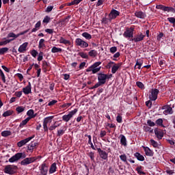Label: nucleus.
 Returning <instances> with one entry per match:
<instances>
[{
  "label": "nucleus",
  "instance_id": "aec40b11",
  "mask_svg": "<svg viewBox=\"0 0 175 175\" xmlns=\"http://www.w3.org/2000/svg\"><path fill=\"white\" fill-rule=\"evenodd\" d=\"M100 70V67H98V68H94V67L91 66L86 70V72H92V73L95 75V73H98V72H99Z\"/></svg>",
  "mask_w": 175,
  "mask_h": 175
},
{
  "label": "nucleus",
  "instance_id": "a211bd4d",
  "mask_svg": "<svg viewBox=\"0 0 175 175\" xmlns=\"http://www.w3.org/2000/svg\"><path fill=\"white\" fill-rule=\"evenodd\" d=\"M27 47H28V42H25L19 46L18 51L19 53H24V51H27Z\"/></svg>",
  "mask_w": 175,
  "mask_h": 175
},
{
  "label": "nucleus",
  "instance_id": "423d86ee",
  "mask_svg": "<svg viewBox=\"0 0 175 175\" xmlns=\"http://www.w3.org/2000/svg\"><path fill=\"white\" fill-rule=\"evenodd\" d=\"M40 173L42 175H46L49 172V163H43L40 167Z\"/></svg>",
  "mask_w": 175,
  "mask_h": 175
},
{
  "label": "nucleus",
  "instance_id": "72a5a7b5",
  "mask_svg": "<svg viewBox=\"0 0 175 175\" xmlns=\"http://www.w3.org/2000/svg\"><path fill=\"white\" fill-rule=\"evenodd\" d=\"M59 124H57V122H55V123L53 124H52L49 129L50 131H54L55 129L58 128V126H59Z\"/></svg>",
  "mask_w": 175,
  "mask_h": 175
},
{
  "label": "nucleus",
  "instance_id": "9d476101",
  "mask_svg": "<svg viewBox=\"0 0 175 175\" xmlns=\"http://www.w3.org/2000/svg\"><path fill=\"white\" fill-rule=\"evenodd\" d=\"M118 16H120V12L116 10H112L109 14L110 20H114V18H116Z\"/></svg>",
  "mask_w": 175,
  "mask_h": 175
},
{
  "label": "nucleus",
  "instance_id": "f704fd0d",
  "mask_svg": "<svg viewBox=\"0 0 175 175\" xmlns=\"http://www.w3.org/2000/svg\"><path fill=\"white\" fill-rule=\"evenodd\" d=\"M12 40L13 39L0 41V46H5V44H8V43H10V42H12Z\"/></svg>",
  "mask_w": 175,
  "mask_h": 175
},
{
  "label": "nucleus",
  "instance_id": "603ef678",
  "mask_svg": "<svg viewBox=\"0 0 175 175\" xmlns=\"http://www.w3.org/2000/svg\"><path fill=\"white\" fill-rule=\"evenodd\" d=\"M8 50L9 48L6 47L0 49V55L5 54Z\"/></svg>",
  "mask_w": 175,
  "mask_h": 175
},
{
  "label": "nucleus",
  "instance_id": "4d7b16f0",
  "mask_svg": "<svg viewBox=\"0 0 175 175\" xmlns=\"http://www.w3.org/2000/svg\"><path fill=\"white\" fill-rule=\"evenodd\" d=\"M0 75L1 76L2 81L3 83H6V79L5 78V74H3V71L2 70H0Z\"/></svg>",
  "mask_w": 175,
  "mask_h": 175
},
{
  "label": "nucleus",
  "instance_id": "dca6fc26",
  "mask_svg": "<svg viewBox=\"0 0 175 175\" xmlns=\"http://www.w3.org/2000/svg\"><path fill=\"white\" fill-rule=\"evenodd\" d=\"M143 148L145 151V154L147 157H153L154 156V152L150 149L148 147L143 146Z\"/></svg>",
  "mask_w": 175,
  "mask_h": 175
},
{
  "label": "nucleus",
  "instance_id": "a18cd8bd",
  "mask_svg": "<svg viewBox=\"0 0 175 175\" xmlns=\"http://www.w3.org/2000/svg\"><path fill=\"white\" fill-rule=\"evenodd\" d=\"M157 125H160L161 126H163V120L162 118H159L156 120Z\"/></svg>",
  "mask_w": 175,
  "mask_h": 175
},
{
  "label": "nucleus",
  "instance_id": "0e129e2a",
  "mask_svg": "<svg viewBox=\"0 0 175 175\" xmlns=\"http://www.w3.org/2000/svg\"><path fill=\"white\" fill-rule=\"evenodd\" d=\"M144 129H145V132H149L150 133H152L153 132V130L150 127L146 126V127H144Z\"/></svg>",
  "mask_w": 175,
  "mask_h": 175
},
{
  "label": "nucleus",
  "instance_id": "393cba45",
  "mask_svg": "<svg viewBox=\"0 0 175 175\" xmlns=\"http://www.w3.org/2000/svg\"><path fill=\"white\" fill-rule=\"evenodd\" d=\"M82 36L85 38V39H87V40H90V39H92V36L88 32H83L82 33Z\"/></svg>",
  "mask_w": 175,
  "mask_h": 175
},
{
  "label": "nucleus",
  "instance_id": "49530a36",
  "mask_svg": "<svg viewBox=\"0 0 175 175\" xmlns=\"http://www.w3.org/2000/svg\"><path fill=\"white\" fill-rule=\"evenodd\" d=\"M120 158L122 162H125L126 163H128V161H126V154H121L120 156Z\"/></svg>",
  "mask_w": 175,
  "mask_h": 175
},
{
  "label": "nucleus",
  "instance_id": "a19ab883",
  "mask_svg": "<svg viewBox=\"0 0 175 175\" xmlns=\"http://www.w3.org/2000/svg\"><path fill=\"white\" fill-rule=\"evenodd\" d=\"M101 64V62H96L93 65H92V68H93V69H98L99 68L98 66H99V65H100Z\"/></svg>",
  "mask_w": 175,
  "mask_h": 175
},
{
  "label": "nucleus",
  "instance_id": "09e8293b",
  "mask_svg": "<svg viewBox=\"0 0 175 175\" xmlns=\"http://www.w3.org/2000/svg\"><path fill=\"white\" fill-rule=\"evenodd\" d=\"M42 23H44L46 24H49V23H50V16H46L43 21H42Z\"/></svg>",
  "mask_w": 175,
  "mask_h": 175
},
{
  "label": "nucleus",
  "instance_id": "f3484780",
  "mask_svg": "<svg viewBox=\"0 0 175 175\" xmlns=\"http://www.w3.org/2000/svg\"><path fill=\"white\" fill-rule=\"evenodd\" d=\"M121 65H122V63H118V64L114 63L113 66H112L111 73L114 75V73H116L117 70L120 69V68L121 67Z\"/></svg>",
  "mask_w": 175,
  "mask_h": 175
},
{
  "label": "nucleus",
  "instance_id": "7c9ffc66",
  "mask_svg": "<svg viewBox=\"0 0 175 175\" xmlns=\"http://www.w3.org/2000/svg\"><path fill=\"white\" fill-rule=\"evenodd\" d=\"M62 51V49L57 48L56 46H53L51 49V53H61Z\"/></svg>",
  "mask_w": 175,
  "mask_h": 175
},
{
  "label": "nucleus",
  "instance_id": "e433bc0d",
  "mask_svg": "<svg viewBox=\"0 0 175 175\" xmlns=\"http://www.w3.org/2000/svg\"><path fill=\"white\" fill-rule=\"evenodd\" d=\"M12 114H13V111L8 110L3 113V117H9V116H12Z\"/></svg>",
  "mask_w": 175,
  "mask_h": 175
},
{
  "label": "nucleus",
  "instance_id": "2eb2a0df",
  "mask_svg": "<svg viewBox=\"0 0 175 175\" xmlns=\"http://www.w3.org/2000/svg\"><path fill=\"white\" fill-rule=\"evenodd\" d=\"M23 92L25 95H28L29 94H31V82H29L28 85L25 88H23Z\"/></svg>",
  "mask_w": 175,
  "mask_h": 175
},
{
  "label": "nucleus",
  "instance_id": "13d9d810",
  "mask_svg": "<svg viewBox=\"0 0 175 175\" xmlns=\"http://www.w3.org/2000/svg\"><path fill=\"white\" fill-rule=\"evenodd\" d=\"M147 124L149 126H155V122H152L151 120H148Z\"/></svg>",
  "mask_w": 175,
  "mask_h": 175
},
{
  "label": "nucleus",
  "instance_id": "c03bdc74",
  "mask_svg": "<svg viewBox=\"0 0 175 175\" xmlns=\"http://www.w3.org/2000/svg\"><path fill=\"white\" fill-rule=\"evenodd\" d=\"M49 66H50V64L47 63V62H46V61L42 62L43 69H44L46 70L47 69V68H49Z\"/></svg>",
  "mask_w": 175,
  "mask_h": 175
},
{
  "label": "nucleus",
  "instance_id": "ea45409f",
  "mask_svg": "<svg viewBox=\"0 0 175 175\" xmlns=\"http://www.w3.org/2000/svg\"><path fill=\"white\" fill-rule=\"evenodd\" d=\"M60 43H63L64 44H70V42L68 40H66L64 38H60Z\"/></svg>",
  "mask_w": 175,
  "mask_h": 175
},
{
  "label": "nucleus",
  "instance_id": "6e6d98bb",
  "mask_svg": "<svg viewBox=\"0 0 175 175\" xmlns=\"http://www.w3.org/2000/svg\"><path fill=\"white\" fill-rule=\"evenodd\" d=\"M88 157H90V159L92 161H94L95 159V155H94V152H90L88 153Z\"/></svg>",
  "mask_w": 175,
  "mask_h": 175
},
{
  "label": "nucleus",
  "instance_id": "c85d7f7f",
  "mask_svg": "<svg viewBox=\"0 0 175 175\" xmlns=\"http://www.w3.org/2000/svg\"><path fill=\"white\" fill-rule=\"evenodd\" d=\"M83 0H74L70 3H67V6H72V5H79Z\"/></svg>",
  "mask_w": 175,
  "mask_h": 175
},
{
  "label": "nucleus",
  "instance_id": "774afa93",
  "mask_svg": "<svg viewBox=\"0 0 175 175\" xmlns=\"http://www.w3.org/2000/svg\"><path fill=\"white\" fill-rule=\"evenodd\" d=\"M57 100H53L52 101H50L48 104V106H53V105H55L57 103Z\"/></svg>",
  "mask_w": 175,
  "mask_h": 175
},
{
  "label": "nucleus",
  "instance_id": "5701e85b",
  "mask_svg": "<svg viewBox=\"0 0 175 175\" xmlns=\"http://www.w3.org/2000/svg\"><path fill=\"white\" fill-rule=\"evenodd\" d=\"M135 14V16L137 17L138 18H144L146 16V13L142 11L136 12Z\"/></svg>",
  "mask_w": 175,
  "mask_h": 175
},
{
  "label": "nucleus",
  "instance_id": "4468645a",
  "mask_svg": "<svg viewBox=\"0 0 175 175\" xmlns=\"http://www.w3.org/2000/svg\"><path fill=\"white\" fill-rule=\"evenodd\" d=\"M154 133L157 139H159V140H161V139L163 137V131L159 129H155Z\"/></svg>",
  "mask_w": 175,
  "mask_h": 175
},
{
  "label": "nucleus",
  "instance_id": "c756f323",
  "mask_svg": "<svg viewBox=\"0 0 175 175\" xmlns=\"http://www.w3.org/2000/svg\"><path fill=\"white\" fill-rule=\"evenodd\" d=\"M12 135V132L10 131H4L1 132V136L3 137H8V136H10Z\"/></svg>",
  "mask_w": 175,
  "mask_h": 175
},
{
  "label": "nucleus",
  "instance_id": "b1692460",
  "mask_svg": "<svg viewBox=\"0 0 175 175\" xmlns=\"http://www.w3.org/2000/svg\"><path fill=\"white\" fill-rule=\"evenodd\" d=\"M134 157H135V158H137V159L138 161H140L141 162H143V161H144V156L142 155L139 152H136L134 154Z\"/></svg>",
  "mask_w": 175,
  "mask_h": 175
},
{
  "label": "nucleus",
  "instance_id": "412c9836",
  "mask_svg": "<svg viewBox=\"0 0 175 175\" xmlns=\"http://www.w3.org/2000/svg\"><path fill=\"white\" fill-rule=\"evenodd\" d=\"M120 144H122V146L126 147V137H125V135L121 134L120 135Z\"/></svg>",
  "mask_w": 175,
  "mask_h": 175
},
{
  "label": "nucleus",
  "instance_id": "680f3d73",
  "mask_svg": "<svg viewBox=\"0 0 175 175\" xmlns=\"http://www.w3.org/2000/svg\"><path fill=\"white\" fill-rule=\"evenodd\" d=\"M43 59V52H40L38 57V61L40 62Z\"/></svg>",
  "mask_w": 175,
  "mask_h": 175
},
{
  "label": "nucleus",
  "instance_id": "5fc2aeb1",
  "mask_svg": "<svg viewBox=\"0 0 175 175\" xmlns=\"http://www.w3.org/2000/svg\"><path fill=\"white\" fill-rule=\"evenodd\" d=\"M136 170L139 174H146L144 172L142 171V166L137 167Z\"/></svg>",
  "mask_w": 175,
  "mask_h": 175
},
{
  "label": "nucleus",
  "instance_id": "f8f14e48",
  "mask_svg": "<svg viewBox=\"0 0 175 175\" xmlns=\"http://www.w3.org/2000/svg\"><path fill=\"white\" fill-rule=\"evenodd\" d=\"M146 36L143 35V33L137 34L135 36L134 38L131 39L133 42H142Z\"/></svg>",
  "mask_w": 175,
  "mask_h": 175
},
{
  "label": "nucleus",
  "instance_id": "20e7f679",
  "mask_svg": "<svg viewBox=\"0 0 175 175\" xmlns=\"http://www.w3.org/2000/svg\"><path fill=\"white\" fill-rule=\"evenodd\" d=\"M77 113V109H75L74 110L71 111L68 114L64 115L62 116L63 121H65V122H68L70 120V118L75 116Z\"/></svg>",
  "mask_w": 175,
  "mask_h": 175
},
{
  "label": "nucleus",
  "instance_id": "6e6552de",
  "mask_svg": "<svg viewBox=\"0 0 175 175\" xmlns=\"http://www.w3.org/2000/svg\"><path fill=\"white\" fill-rule=\"evenodd\" d=\"M98 80L103 85L106 84V80H107V75L103 73H99L98 75Z\"/></svg>",
  "mask_w": 175,
  "mask_h": 175
},
{
  "label": "nucleus",
  "instance_id": "3c124183",
  "mask_svg": "<svg viewBox=\"0 0 175 175\" xmlns=\"http://www.w3.org/2000/svg\"><path fill=\"white\" fill-rule=\"evenodd\" d=\"M150 143L152 146L154 147V148H157V147H158V142H157L155 140L150 139Z\"/></svg>",
  "mask_w": 175,
  "mask_h": 175
},
{
  "label": "nucleus",
  "instance_id": "bf43d9fd",
  "mask_svg": "<svg viewBox=\"0 0 175 175\" xmlns=\"http://www.w3.org/2000/svg\"><path fill=\"white\" fill-rule=\"evenodd\" d=\"M168 21H170V23H171V24H173V25H175V18L174 17H170L167 18Z\"/></svg>",
  "mask_w": 175,
  "mask_h": 175
},
{
  "label": "nucleus",
  "instance_id": "c9c22d12",
  "mask_svg": "<svg viewBox=\"0 0 175 175\" xmlns=\"http://www.w3.org/2000/svg\"><path fill=\"white\" fill-rule=\"evenodd\" d=\"M173 113L172 107H169L167 109L163 111V114L167 116V114H172Z\"/></svg>",
  "mask_w": 175,
  "mask_h": 175
},
{
  "label": "nucleus",
  "instance_id": "9b49d317",
  "mask_svg": "<svg viewBox=\"0 0 175 175\" xmlns=\"http://www.w3.org/2000/svg\"><path fill=\"white\" fill-rule=\"evenodd\" d=\"M38 146V142H31L28 146L27 150L30 152H33L35 149H36V147Z\"/></svg>",
  "mask_w": 175,
  "mask_h": 175
},
{
  "label": "nucleus",
  "instance_id": "4c0bfd02",
  "mask_svg": "<svg viewBox=\"0 0 175 175\" xmlns=\"http://www.w3.org/2000/svg\"><path fill=\"white\" fill-rule=\"evenodd\" d=\"M45 46L46 45L44 44V39H41L39 42V49H43V47H45Z\"/></svg>",
  "mask_w": 175,
  "mask_h": 175
},
{
  "label": "nucleus",
  "instance_id": "69168bd1",
  "mask_svg": "<svg viewBox=\"0 0 175 175\" xmlns=\"http://www.w3.org/2000/svg\"><path fill=\"white\" fill-rule=\"evenodd\" d=\"M117 51V46H112L110 48V53H112V54H114Z\"/></svg>",
  "mask_w": 175,
  "mask_h": 175
},
{
  "label": "nucleus",
  "instance_id": "7ed1b4c3",
  "mask_svg": "<svg viewBox=\"0 0 175 175\" xmlns=\"http://www.w3.org/2000/svg\"><path fill=\"white\" fill-rule=\"evenodd\" d=\"M75 44L79 47H81V49H85L88 47V42L83 40L81 38H77L75 40Z\"/></svg>",
  "mask_w": 175,
  "mask_h": 175
},
{
  "label": "nucleus",
  "instance_id": "6ab92c4d",
  "mask_svg": "<svg viewBox=\"0 0 175 175\" xmlns=\"http://www.w3.org/2000/svg\"><path fill=\"white\" fill-rule=\"evenodd\" d=\"M27 115L29 116L27 118H29V120H31V118H35V117L37 116V114L34 113L33 109H29L27 112Z\"/></svg>",
  "mask_w": 175,
  "mask_h": 175
},
{
  "label": "nucleus",
  "instance_id": "58836bf2",
  "mask_svg": "<svg viewBox=\"0 0 175 175\" xmlns=\"http://www.w3.org/2000/svg\"><path fill=\"white\" fill-rule=\"evenodd\" d=\"M108 23H111V19H110V17H109V18L105 17L102 19L103 24H107Z\"/></svg>",
  "mask_w": 175,
  "mask_h": 175
},
{
  "label": "nucleus",
  "instance_id": "0eeeda50",
  "mask_svg": "<svg viewBox=\"0 0 175 175\" xmlns=\"http://www.w3.org/2000/svg\"><path fill=\"white\" fill-rule=\"evenodd\" d=\"M124 38H133V28L130 27L126 29L123 33Z\"/></svg>",
  "mask_w": 175,
  "mask_h": 175
},
{
  "label": "nucleus",
  "instance_id": "338daca9",
  "mask_svg": "<svg viewBox=\"0 0 175 175\" xmlns=\"http://www.w3.org/2000/svg\"><path fill=\"white\" fill-rule=\"evenodd\" d=\"M31 54L32 57H34V58H35L38 55V51H36V50H33L31 52Z\"/></svg>",
  "mask_w": 175,
  "mask_h": 175
},
{
  "label": "nucleus",
  "instance_id": "f257e3e1",
  "mask_svg": "<svg viewBox=\"0 0 175 175\" xmlns=\"http://www.w3.org/2000/svg\"><path fill=\"white\" fill-rule=\"evenodd\" d=\"M27 155L24 152H18L15 155L12 156L11 158L9 159L8 162L10 163H13L14 162H17L19 159H23L21 162V165L23 166H27V165H30V163H33L39 157H27L25 158Z\"/></svg>",
  "mask_w": 175,
  "mask_h": 175
},
{
  "label": "nucleus",
  "instance_id": "052dcab7",
  "mask_svg": "<svg viewBox=\"0 0 175 175\" xmlns=\"http://www.w3.org/2000/svg\"><path fill=\"white\" fill-rule=\"evenodd\" d=\"M116 121L119 124H121V122H122V117L120 115H118V116L116 117Z\"/></svg>",
  "mask_w": 175,
  "mask_h": 175
},
{
  "label": "nucleus",
  "instance_id": "473e14b6",
  "mask_svg": "<svg viewBox=\"0 0 175 175\" xmlns=\"http://www.w3.org/2000/svg\"><path fill=\"white\" fill-rule=\"evenodd\" d=\"M85 136L88 137V144H90L91 148H92V150H95V146H94V144H92V142L91 141V135H85Z\"/></svg>",
  "mask_w": 175,
  "mask_h": 175
},
{
  "label": "nucleus",
  "instance_id": "de8ad7c7",
  "mask_svg": "<svg viewBox=\"0 0 175 175\" xmlns=\"http://www.w3.org/2000/svg\"><path fill=\"white\" fill-rule=\"evenodd\" d=\"M100 85H103V83H101L100 82H98L97 83H96L93 87L90 88V90H94L95 88H98V87H100Z\"/></svg>",
  "mask_w": 175,
  "mask_h": 175
},
{
  "label": "nucleus",
  "instance_id": "ddd939ff",
  "mask_svg": "<svg viewBox=\"0 0 175 175\" xmlns=\"http://www.w3.org/2000/svg\"><path fill=\"white\" fill-rule=\"evenodd\" d=\"M97 150H98V152L100 158H102V159H105V160L107 159V158H108L107 152H106L104 150H102V149H100V148H98Z\"/></svg>",
  "mask_w": 175,
  "mask_h": 175
},
{
  "label": "nucleus",
  "instance_id": "bb28decb",
  "mask_svg": "<svg viewBox=\"0 0 175 175\" xmlns=\"http://www.w3.org/2000/svg\"><path fill=\"white\" fill-rule=\"evenodd\" d=\"M143 65V60H137L135 69H136V67L137 66V69H142V66Z\"/></svg>",
  "mask_w": 175,
  "mask_h": 175
},
{
  "label": "nucleus",
  "instance_id": "37998d69",
  "mask_svg": "<svg viewBox=\"0 0 175 175\" xmlns=\"http://www.w3.org/2000/svg\"><path fill=\"white\" fill-rule=\"evenodd\" d=\"M164 12H174V8H173L172 7H166L164 6Z\"/></svg>",
  "mask_w": 175,
  "mask_h": 175
},
{
  "label": "nucleus",
  "instance_id": "864d4df0",
  "mask_svg": "<svg viewBox=\"0 0 175 175\" xmlns=\"http://www.w3.org/2000/svg\"><path fill=\"white\" fill-rule=\"evenodd\" d=\"M136 85H137V87L139 88H141L142 90H143V88H144V84H143V83H142L140 81L136 82Z\"/></svg>",
  "mask_w": 175,
  "mask_h": 175
},
{
  "label": "nucleus",
  "instance_id": "8fccbe9b",
  "mask_svg": "<svg viewBox=\"0 0 175 175\" xmlns=\"http://www.w3.org/2000/svg\"><path fill=\"white\" fill-rule=\"evenodd\" d=\"M16 110L18 113H23V111H24L25 109L23 107H18L16 108Z\"/></svg>",
  "mask_w": 175,
  "mask_h": 175
},
{
  "label": "nucleus",
  "instance_id": "1a4fd4ad",
  "mask_svg": "<svg viewBox=\"0 0 175 175\" xmlns=\"http://www.w3.org/2000/svg\"><path fill=\"white\" fill-rule=\"evenodd\" d=\"M35 136L27 137L23 140H21L17 143L18 147H23V146H25L26 143H28V142H30V140H32Z\"/></svg>",
  "mask_w": 175,
  "mask_h": 175
},
{
  "label": "nucleus",
  "instance_id": "f03ea898",
  "mask_svg": "<svg viewBox=\"0 0 175 175\" xmlns=\"http://www.w3.org/2000/svg\"><path fill=\"white\" fill-rule=\"evenodd\" d=\"M16 170H17V166L8 165L4 168V173H6V174H14Z\"/></svg>",
  "mask_w": 175,
  "mask_h": 175
},
{
  "label": "nucleus",
  "instance_id": "a878e982",
  "mask_svg": "<svg viewBox=\"0 0 175 175\" xmlns=\"http://www.w3.org/2000/svg\"><path fill=\"white\" fill-rule=\"evenodd\" d=\"M88 54L90 57H92V58H95V57L98 55V52L95 50H91L90 51H89Z\"/></svg>",
  "mask_w": 175,
  "mask_h": 175
},
{
  "label": "nucleus",
  "instance_id": "4be33fe9",
  "mask_svg": "<svg viewBox=\"0 0 175 175\" xmlns=\"http://www.w3.org/2000/svg\"><path fill=\"white\" fill-rule=\"evenodd\" d=\"M57 172V163H53L49 169L50 174H53V173H55Z\"/></svg>",
  "mask_w": 175,
  "mask_h": 175
},
{
  "label": "nucleus",
  "instance_id": "e2e57ef3",
  "mask_svg": "<svg viewBox=\"0 0 175 175\" xmlns=\"http://www.w3.org/2000/svg\"><path fill=\"white\" fill-rule=\"evenodd\" d=\"M53 8H54V6H53V5H49L46 10V13H50V12H51V10H53Z\"/></svg>",
  "mask_w": 175,
  "mask_h": 175
},
{
  "label": "nucleus",
  "instance_id": "39448f33",
  "mask_svg": "<svg viewBox=\"0 0 175 175\" xmlns=\"http://www.w3.org/2000/svg\"><path fill=\"white\" fill-rule=\"evenodd\" d=\"M158 94H159V90L152 89L151 94L149 96L150 100H157L158 99Z\"/></svg>",
  "mask_w": 175,
  "mask_h": 175
},
{
  "label": "nucleus",
  "instance_id": "79ce46f5",
  "mask_svg": "<svg viewBox=\"0 0 175 175\" xmlns=\"http://www.w3.org/2000/svg\"><path fill=\"white\" fill-rule=\"evenodd\" d=\"M79 55H80L81 58H85V59H88V55H87V53H85L84 52L79 53Z\"/></svg>",
  "mask_w": 175,
  "mask_h": 175
},
{
  "label": "nucleus",
  "instance_id": "cd10ccee",
  "mask_svg": "<svg viewBox=\"0 0 175 175\" xmlns=\"http://www.w3.org/2000/svg\"><path fill=\"white\" fill-rule=\"evenodd\" d=\"M53 118H54V116L46 117L44 119L43 123L48 124L49 122H51V121H53Z\"/></svg>",
  "mask_w": 175,
  "mask_h": 175
},
{
  "label": "nucleus",
  "instance_id": "2f4dec72",
  "mask_svg": "<svg viewBox=\"0 0 175 175\" xmlns=\"http://www.w3.org/2000/svg\"><path fill=\"white\" fill-rule=\"evenodd\" d=\"M29 121V118H27L26 119L23 120L22 122L19 125L20 128H23L25 125H27V124H28Z\"/></svg>",
  "mask_w": 175,
  "mask_h": 175
}]
</instances>
